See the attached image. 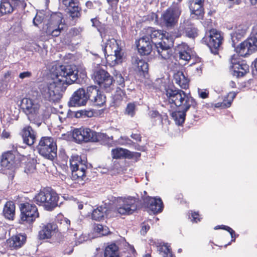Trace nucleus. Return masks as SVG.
<instances>
[{
  "instance_id": "obj_25",
  "label": "nucleus",
  "mask_w": 257,
  "mask_h": 257,
  "mask_svg": "<svg viewBox=\"0 0 257 257\" xmlns=\"http://www.w3.org/2000/svg\"><path fill=\"white\" fill-rule=\"evenodd\" d=\"M19 3L20 1L18 0H1L0 16L12 13Z\"/></svg>"
},
{
  "instance_id": "obj_59",
  "label": "nucleus",
  "mask_w": 257,
  "mask_h": 257,
  "mask_svg": "<svg viewBox=\"0 0 257 257\" xmlns=\"http://www.w3.org/2000/svg\"><path fill=\"white\" fill-rule=\"evenodd\" d=\"M62 222H61V224L64 223L66 225V227L68 228L69 227V226L70 224V221L66 218H63L62 220Z\"/></svg>"
},
{
  "instance_id": "obj_1",
  "label": "nucleus",
  "mask_w": 257,
  "mask_h": 257,
  "mask_svg": "<svg viewBox=\"0 0 257 257\" xmlns=\"http://www.w3.org/2000/svg\"><path fill=\"white\" fill-rule=\"evenodd\" d=\"M53 75V82L41 85L40 89L45 99L55 102L60 100L68 85L76 81L78 70L75 66L61 65L56 68Z\"/></svg>"
},
{
  "instance_id": "obj_30",
  "label": "nucleus",
  "mask_w": 257,
  "mask_h": 257,
  "mask_svg": "<svg viewBox=\"0 0 257 257\" xmlns=\"http://www.w3.org/2000/svg\"><path fill=\"white\" fill-rule=\"evenodd\" d=\"M26 237L22 234H18L12 236L8 240L10 247L14 249L18 248L25 242Z\"/></svg>"
},
{
  "instance_id": "obj_4",
  "label": "nucleus",
  "mask_w": 257,
  "mask_h": 257,
  "mask_svg": "<svg viewBox=\"0 0 257 257\" xmlns=\"http://www.w3.org/2000/svg\"><path fill=\"white\" fill-rule=\"evenodd\" d=\"M74 141L80 143L82 142H101L104 145L110 146L113 143L112 136L109 137L106 134L97 133L89 128H75L72 133Z\"/></svg>"
},
{
  "instance_id": "obj_39",
  "label": "nucleus",
  "mask_w": 257,
  "mask_h": 257,
  "mask_svg": "<svg viewBox=\"0 0 257 257\" xmlns=\"http://www.w3.org/2000/svg\"><path fill=\"white\" fill-rule=\"evenodd\" d=\"M99 90V88L96 86L91 85L87 87L86 92L85 91L87 100L89 99L91 101L92 99H94L95 95L98 93Z\"/></svg>"
},
{
  "instance_id": "obj_64",
  "label": "nucleus",
  "mask_w": 257,
  "mask_h": 257,
  "mask_svg": "<svg viewBox=\"0 0 257 257\" xmlns=\"http://www.w3.org/2000/svg\"><path fill=\"white\" fill-rule=\"evenodd\" d=\"M195 70L196 71L197 74L200 75L202 73V67L201 66H199L195 67Z\"/></svg>"
},
{
  "instance_id": "obj_52",
  "label": "nucleus",
  "mask_w": 257,
  "mask_h": 257,
  "mask_svg": "<svg viewBox=\"0 0 257 257\" xmlns=\"http://www.w3.org/2000/svg\"><path fill=\"white\" fill-rule=\"evenodd\" d=\"M191 216L192 217V221L195 222H197L198 221H200V218L198 217L199 214L198 213V212H194L192 213Z\"/></svg>"
},
{
  "instance_id": "obj_62",
  "label": "nucleus",
  "mask_w": 257,
  "mask_h": 257,
  "mask_svg": "<svg viewBox=\"0 0 257 257\" xmlns=\"http://www.w3.org/2000/svg\"><path fill=\"white\" fill-rule=\"evenodd\" d=\"M108 232H109L108 228L106 226H104L103 230H102V232L101 233V234L102 235H106L108 233Z\"/></svg>"
},
{
  "instance_id": "obj_37",
  "label": "nucleus",
  "mask_w": 257,
  "mask_h": 257,
  "mask_svg": "<svg viewBox=\"0 0 257 257\" xmlns=\"http://www.w3.org/2000/svg\"><path fill=\"white\" fill-rule=\"evenodd\" d=\"M157 250L160 252H163V257H175L172 254L171 248L167 244L162 245L161 243H160L157 245Z\"/></svg>"
},
{
  "instance_id": "obj_13",
  "label": "nucleus",
  "mask_w": 257,
  "mask_h": 257,
  "mask_svg": "<svg viewBox=\"0 0 257 257\" xmlns=\"http://www.w3.org/2000/svg\"><path fill=\"white\" fill-rule=\"evenodd\" d=\"M230 68L232 74L238 78L243 76L249 72V66L241 60L238 55H233L230 59Z\"/></svg>"
},
{
  "instance_id": "obj_10",
  "label": "nucleus",
  "mask_w": 257,
  "mask_h": 257,
  "mask_svg": "<svg viewBox=\"0 0 257 257\" xmlns=\"http://www.w3.org/2000/svg\"><path fill=\"white\" fill-rule=\"evenodd\" d=\"M63 15L60 12L54 13L51 15L46 24L45 32L47 35L57 37L63 30Z\"/></svg>"
},
{
  "instance_id": "obj_36",
  "label": "nucleus",
  "mask_w": 257,
  "mask_h": 257,
  "mask_svg": "<svg viewBox=\"0 0 257 257\" xmlns=\"http://www.w3.org/2000/svg\"><path fill=\"white\" fill-rule=\"evenodd\" d=\"M187 110H185L183 109H180V110L174 112L173 113V116L176 121V124L178 125H181L185 120L186 112Z\"/></svg>"
},
{
  "instance_id": "obj_41",
  "label": "nucleus",
  "mask_w": 257,
  "mask_h": 257,
  "mask_svg": "<svg viewBox=\"0 0 257 257\" xmlns=\"http://www.w3.org/2000/svg\"><path fill=\"white\" fill-rule=\"evenodd\" d=\"M112 74L114 77L115 81L120 87L125 86L124 79L119 71L114 70Z\"/></svg>"
},
{
  "instance_id": "obj_19",
  "label": "nucleus",
  "mask_w": 257,
  "mask_h": 257,
  "mask_svg": "<svg viewBox=\"0 0 257 257\" xmlns=\"http://www.w3.org/2000/svg\"><path fill=\"white\" fill-rule=\"evenodd\" d=\"M87 101L85 95V90L83 88L77 90L70 98L68 105L76 107L85 105Z\"/></svg>"
},
{
  "instance_id": "obj_56",
  "label": "nucleus",
  "mask_w": 257,
  "mask_h": 257,
  "mask_svg": "<svg viewBox=\"0 0 257 257\" xmlns=\"http://www.w3.org/2000/svg\"><path fill=\"white\" fill-rule=\"evenodd\" d=\"M199 95L202 98H206L208 96V93L205 91H201L200 89L198 90Z\"/></svg>"
},
{
  "instance_id": "obj_58",
  "label": "nucleus",
  "mask_w": 257,
  "mask_h": 257,
  "mask_svg": "<svg viewBox=\"0 0 257 257\" xmlns=\"http://www.w3.org/2000/svg\"><path fill=\"white\" fill-rule=\"evenodd\" d=\"M150 115L151 116V117H157L160 115V114L158 111L156 110H153L150 111Z\"/></svg>"
},
{
  "instance_id": "obj_48",
  "label": "nucleus",
  "mask_w": 257,
  "mask_h": 257,
  "mask_svg": "<svg viewBox=\"0 0 257 257\" xmlns=\"http://www.w3.org/2000/svg\"><path fill=\"white\" fill-rule=\"evenodd\" d=\"M125 95V92L123 90H121L120 87H118L116 90V94L115 97H116L117 99H121Z\"/></svg>"
},
{
  "instance_id": "obj_40",
  "label": "nucleus",
  "mask_w": 257,
  "mask_h": 257,
  "mask_svg": "<svg viewBox=\"0 0 257 257\" xmlns=\"http://www.w3.org/2000/svg\"><path fill=\"white\" fill-rule=\"evenodd\" d=\"M184 31L186 36L190 38H194L198 35L197 29L192 25L185 27Z\"/></svg>"
},
{
  "instance_id": "obj_38",
  "label": "nucleus",
  "mask_w": 257,
  "mask_h": 257,
  "mask_svg": "<svg viewBox=\"0 0 257 257\" xmlns=\"http://www.w3.org/2000/svg\"><path fill=\"white\" fill-rule=\"evenodd\" d=\"M94 97V98L92 99L91 101L96 106H102L105 102V97L100 90Z\"/></svg>"
},
{
  "instance_id": "obj_34",
  "label": "nucleus",
  "mask_w": 257,
  "mask_h": 257,
  "mask_svg": "<svg viewBox=\"0 0 257 257\" xmlns=\"http://www.w3.org/2000/svg\"><path fill=\"white\" fill-rule=\"evenodd\" d=\"M107 209L105 207L100 206L93 210L91 217L93 220L100 221L103 219L106 216Z\"/></svg>"
},
{
  "instance_id": "obj_63",
  "label": "nucleus",
  "mask_w": 257,
  "mask_h": 257,
  "mask_svg": "<svg viewBox=\"0 0 257 257\" xmlns=\"http://www.w3.org/2000/svg\"><path fill=\"white\" fill-rule=\"evenodd\" d=\"M91 22H92V26L94 27H97L96 24L98 23V20L96 18H93L91 19Z\"/></svg>"
},
{
  "instance_id": "obj_9",
  "label": "nucleus",
  "mask_w": 257,
  "mask_h": 257,
  "mask_svg": "<svg viewBox=\"0 0 257 257\" xmlns=\"http://www.w3.org/2000/svg\"><path fill=\"white\" fill-rule=\"evenodd\" d=\"M86 161L82 160L78 156H73L70 159V165L72 171V178L74 180H83L86 177L87 169Z\"/></svg>"
},
{
  "instance_id": "obj_20",
  "label": "nucleus",
  "mask_w": 257,
  "mask_h": 257,
  "mask_svg": "<svg viewBox=\"0 0 257 257\" xmlns=\"http://www.w3.org/2000/svg\"><path fill=\"white\" fill-rule=\"evenodd\" d=\"M204 0H190L189 9L193 18L200 19L203 18L204 11L203 5Z\"/></svg>"
},
{
  "instance_id": "obj_18",
  "label": "nucleus",
  "mask_w": 257,
  "mask_h": 257,
  "mask_svg": "<svg viewBox=\"0 0 257 257\" xmlns=\"http://www.w3.org/2000/svg\"><path fill=\"white\" fill-rule=\"evenodd\" d=\"M66 8V11L73 19L80 16L81 9L78 7V0H59Z\"/></svg>"
},
{
  "instance_id": "obj_26",
  "label": "nucleus",
  "mask_w": 257,
  "mask_h": 257,
  "mask_svg": "<svg viewBox=\"0 0 257 257\" xmlns=\"http://www.w3.org/2000/svg\"><path fill=\"white\" fill-rule=\"evenodd\" d=\"M176 50L178 52L181 63H183L185 65L191 59V49L186 43H182L178 45Z\"/></svg>"
},
{
  "instance_id": "obj_43",
  "label": "nucleus",
  "mask_w": 257,
  "mask_h": 257,
  "mask_svg": "<svg viewBox=\"0 0 257 257\" xmlns=\"http://www.w3.org/2000/svg\"><path fill=\"white\" fill-rule=\"evenodd\" d=\"M136 110V105L135 103H128L125 109L124 113L131 117H133L135 114Z\"/></svg>"
},
{
  "instance_id": "obj_5",
  "label": "nucleus",
  "mask_w": 257,
  "mask_h": 257,
  "mask_svg": "<svg viewBox=\"0 0 257 257\" xmlns=\"http://www.w3.org/2000/svg\"><path fill=\"white\" fill-rule=\"evenodd\" d=\"M102 49L107 63L111 66L122 62L124 59L123 53L115 39H108L105 46H102Z\"/></svg>"
},
{
  "instance_id": "obj_6",
  "label": "nucleus",
  "mask_w": 257,
  "mask_h": 257,
  "mask_svg": "<svg viewBox=\"0 0 257 257\" xmlns=\"http://www.w3.org/2000/svg\"><path fill=\"white\" fill-rule=\"evenodd\" d=\"M59 196L53 190L45 189L37 194L34 198V202L43 206L48 211H51L58 205Z\"/></svg>"
},
{
  "instance_id": "obj_8",
  "label": "nucleus",
  "mask_w": 257,
  "mask_h": 257,
  "mask_svg": "<svg viewBox=\"0 0 257 257\" xmlns=\"http://www.w3.org/2000/svg\"><path fill=\"white\" fill-rule=\"evenodd\" d=\"M37 149L39 154L47 159L52 161L57 157V145L51 137H42Z\"/></svg>"
},
{
  "instance_id": "obj_12",
  "label": "nucleus",
  "mask_w": 257,
  "mask_h": 257,
  "mask_svg": "<svg viewBox=\"0 0 257 257\" xmlns=\"http://www.w3.org/2000/svg\"><path fill=\"white\" fill-rule=\"evenodd\" d=\"M21 223L26 222L31 223L34 222L39 216L37 207L33 204L26 202L20 205Z\"/></svg>"
},
{
  "instance_id": "obj_22",
  "label": "nucleus",
  "mask_w": 257,
  "mask_h": 257,
  "mask_svg": "<svg viewBox=\"0 0 257 257\" xmlns=\"http://www.w3.org/2000/svg\"><path fill=\"white\" fill-rule=\"evenodd\" d=\"M144 203L154 213L161 212L163 210V203L160 198L147 197L144 200Z\"/></svg>"
},
{
  "instance_id": "obj_17",
  "label": "nucleus",
  "mask_w": 257,
  "mask_h": 257,
  "mask_svg": "<svg viewBox=\"0 0 257 257\" xmlns=\"http://www.w3.org/2000/svg\"><path fill=\"white\" fill-rule=\"evenodd\" d=\"M39 105L30 98H24L22 100V108L31 122H34L35 120V117L39 110Z\"/></svg>"
},
{
  "instance_id": "obj_7",
  "label": "nucleus",
  "mask_w": 257,
  "mask_h": 257,
  "mask_svg": "<svg viewBox=\"0 0 257 257\" xmlns=\"http://www.w3.org/2000/svg\"><path fill=\"white\" fill-rule=\"evenodd\" d=\"M180 5H173L164 11L161 16V24L167 29L173 28L178 23L181 14Z\"/></svg>"
},
{
  "instance_id": "obj_31",
  "label": "nucleus",
  "mask_w": 257,
  "mask_h": 257,
  "mask_svg": "<svg viewBox=\"0 0 257 257\" xmlns=\"http://www.w3.org/2000/svg\"><path fill=\"white\" fill-rule=\"evenodd\" d=\"M15 204L12 201H8L3 209V215L7 219L14 220L15 215Z\"/></svg>"
},
{
  "instance_id": "obj_51",
  "label": "nucleus",
  "mask_w": 257,
  "mask_h": 257,
  "mask_svg": "<svg viewBox=\"0 0 257 257\" xmlns=\"http://www.w3.org/2000/svg\"><path fill=\"white\" fill-rule=\"evenodd\" d=\"M42 22V19L41 17L36 15V17L33 19V23L35 26H38V25Z\"/></svg>"
},
{
  "instance_id": "obj_21",
  "label": "nucleus",
  "mask_w": 257,
  "mask_h": 257,
  "mask_svg": "<svg viewBox=\"0 0 257 257\" xmlns=\"http://www.w3.org/2000/svg\"><path fill=\"white\" fill-rule=\"evenodd\" d=\"M235 51L238 54V56L240 55L242 57H246L252 54L256 50V48L251 44V42L248 38L243 42L241 43L239 46L234 47Z\"/></svg>"
},
{
  "instance_id": "obj_23",
  "label": "nucleus",
  "mask_w": 257,
  "mask_h": 257,
  "mask_svg": "<svg viewBox=\"0 0 257 257\" xmlns=\"http://www.w3.org/2000/svg\"><path fill=\"white\" fill-rule=\"evenodd\" d=\"M142 35L137 43V47L141 55H147L150 54L152 50V42L145 34Z\"/></svg>"
},
{
  "instance_id": "obj_49",
  "label": "nucleus",
  "mask_w": 257,
  "mask_h": 257,
  "mask_svg": "<svg viewBox=\"0 0 257 257\" xmlns=\"http://www.w3.org/2000/svg\"><path fill=\"white\" fill-rule=\"evenodd\" d=\"M36 169V166L32 163H28L27 165L26 168L25 170V172L27 174L31 173L34 172Z\"/></svg>"
},
{
  "instance_id": "obj_61",
  "label": "nucleus",
  "mask_w": 257,
  "mask_h": 257,
  "mask_svg": "<svg viewBox=\"0 0 257 257\" xmlns=\"http://www.w3.org/2000/svg\"><path fill=\"white\" fill-rule=\"evenodd\" d=\"M236 93L234 92H230L228 94V97L229 98V100H231V103L232 102L233 99L235 97Z\"/></svg>"
},
{
  "instance_id": "obj_42",
  "label": "nucleus",
  "mask_w": 257,
  "mask_h": 257,
  "mask_svg": "<svg viewBox=\"0 0 257 257\" xmlns=\"http://www.w3.org/2000/svg\"><path fill=\"white\" fill-rule=\"evenodd\" d=\"M136 62L138 70L142 72L145 76V73H147L148 71V64L145 61L140 59L136 60Z\"/></svg>"
},
{
  "instance_id": "obj_29",
  "label": "nucleus",
  "mask_w": 257,
  "mask_h": 257,
  "mask_svg": "<svg viewBox=\"0 0 257 257\" xmlns=\"http://www.w3.org/2000/svg\"><path fill=\"white\" fill-rule=\"evenodd\" d=\"M22 137L25 143L29 146H31L36 141V132L31 126H26L23 130Z\"/></svg>"
},
{
  "instance_id": "obj_57",
  "label": "nucleus",
  "mask_w": 257,
  "mask_h": 257,
  "mask_svg": "<svg viewBox=\"0 0 257 257\" xmlns=\"http://www.w3.org/2000/svg\"><path fill=\"white\" fill-rule=\"evenodd\" d=\"M1 136L4 139H8L10 137V134L9 132L6 131V130H4L2 133Z\"/></svg>"
},
{
  "instance_id": "obj_27",
  "label": "nucleus",
  "mask_w": 257,
  "mask_h": 257,
  "mask_svg": "<svg viewBox=\"0 0 257 257\" xmlns=\"http://www.w3.org/2000/svg\"><path fill=\"white\" fill-rule=\"evenodd\" d=\"M248 27L245 24H240L236 26L234 31L231 33L232 45L235 47V45L246 34Z\"/></svg>"
},
{
  "instance_id": "obj_16",
  "label": "nucleus",
  "mask_w": 257,
  "mask_h": 257,
  "mask_svg": "<svg viewBox=\"0 0 257 257\" xmlns=\"http://www.w3.org/2000/svg\"><path fill=\"white\" fill-rule=\"evenodd\" d=\"M18 158V153L17 147L13 145L12 150L3 154L1 161V166L8 169H12L19 164L20 161Z\"/></svg>"
},
{
  "instance_id": "obj_15",
  "label": "nucleus",
  "mask_w": 257,
  "mask_h": 257,
  "mask_svg": "<svg viewBox=\"0 0 257 257\" xmlns=\"http://www.w3.org/2000/svg\"><path fill=\"white\" fill-rule=\"evenodd\" d=\"M204 41L214 54H217L218 48L222 44L223 36L221 33L216 29L211 30L204 38Z\"/></svg>"
},
{
  "instance_id": "obj_24",
  "label": "nucleus",
  "mask_w": 257,
  "mask_h": 257,
  "mask_svg": "<svg viewBox=\"0 0 257 257\" xmlns=\"http://www.w3.org/2000/svg\"><path fill=\"white\" fill-rule=\"evenodd\" d=\"M57 225L53 222L42 224L41 230L39 232V238L40 239L51 238L53 232L57 229Z\"/></svg>"
},
{
  "instance_id": "obj_11",
  "label": "nucleus",
  "mask_w": 257,
  "mask_h": 257,
  "mask_svg": "<svg viewBox=\"0 0 257 257\" xmlns=\"http://www.w3.org/2000/svg\"><path fill=\"white\" fill-rule=\"evenodd\" d=\"M94 80L106 92H111L115 88L113 77L105 70L100 69L94 72Z\"/></svg>"
},
{
  "instance_id": "obj_14",
  "label": "nucleus",
  "mask_w": 257,
  "mask_h": 257,
  "mask_svg": "<svg viewBox=\"0 0 257 257\" xmlns=\"http://www.w3.org/2000/svg\"><path fill=\"white\" fill-rule=\"evenodd\" d=\"M118 202L117 212L121 215L132 214L137 209V199L135 197H121L119 198Z\"/></svg>"
},
{
  "instance_id": "obj_32",
  "label": "nucleus",
  "mask_w": 257,
  "mask_h": 257,
  "mask_svg": "<svg viewBox=\"0 0 257 257\" xmlns=\"http://www.w3.org/2000/svg\"><path fill=\"white\" fill-rule=\"evenodd\" d=\"M174 79L176 83L183 89H186L189 86V80L183 72L178 71L174 75Z\"/></svg>"
},
{
  "instance_id": "obj_33",
  "label": "nucleus",
  "mask_w": 257,
  "mask_h": 257,
  "mask_svg": "<svg viewBox=\"0 0 257 257\" xmlns=\"http://www.w3.org/2000/svg\"><path fill=\"white\" fill-rule=\"evenodd\" d=\"M112 156L114 159H121V158H132L133 153L130 151L122 149L116 148V149H112L111 151Z\"/></svg>"
},
{
  "instance_id": "obj_50",
  "label": "nucleus",
  "mask_w": 257,
  "mask_h": 257,
  "mask_svg": "<svg viewBox=\"0 0 257 257\" xmlns=\"http://www.w3.org/2000/svg\"><path fill=\"white\" fill-rule=\"evenodd\" d=\"M32 76V73L29 71H25L19 74V78L24 79L26 78H30Z\"/></svg>"
},
{
  "instance_id": "obj_28",
  "label": "nucleus",
  "mask_w": 257,
  "mask_h": 257,
  "mask_svg": "<svg viewBox=\"0 0 257 257\" xmlns=\"http://www.w3.org/2000/svg\"><path fill=\"white\" fill-rule=\"evenodd\" d=\"M50 108L44 106H41L39 105V110L35 117L34 122L39 126L41 122L48 119L50 116Z\"/></svg>"
},
{
  "instance_id": "obj_47",
  "label": "nucleus",
  "mask_w": 257,
  "mask_h": 257,
  "mask_svg": "<svg viewBox=\"0 0 257 257\" xmlns=\"http://www.w3.org/2000/svg\"><path fill=\"white\" fill-rule=\"evenodd\" d=\"M231 105V100H224L222 102H218L215 103V107H221V108H227L229 107Z\"/></svg>"
},
{
  "instance_id": "obj_46",
  "label": "nucleus",
  "mask_w": 257,
  "mask_h": 257,
  "mask_svg": "<svg viewBox=\"0 0 257 257\" xmlns=\"http://www.w3.org/2000/svg\"><path fill=\"white\" fill-rule=\"evenodd\" d=\"M127 245H125V249L128 251V253L129 254V257H134L136 254V251L134 248V247L131 244L126 243Z\"/></svg>"
},
{
  "instance_id": "obj_45",
  "label": "nucleus",
  "mask_w": 257,
  "mask_h": 257,
  "mask_svg": "<svg viewBox=\"0 0 257 257\" xmlns=\"http://www.w3.org/2000/svg\"><path fill=\"white\" fill-rule=\"evenodd\" d=\"M219 228H221L224 230H227L228 231L231 236L232 238H233L235 236V232L230 227L225 226V225H221V226H216L215 227V229H217Z\"/></svg>"
},
{
  "instance_id": "obj_44",
  "label": "nucleus",
  "mask_w": 257,
  "mask_h": 257,
  "mask_svg": "<svg viewBox=\"0 0 257 257\" xmlns=\"http://www.w3.org/2000/svg\"><path fill=\"white\" fill-rule=\"evenodd\" d=\"M249 40L251 42V44L257 48V24L254 25L251 30V32L248 38Z\"/></svg>"
},
{
  "instance_id": "obj_2",
  "label": "nucleus",
  "mask_w": 257,
  "mask_h": 257,
  "mask_svg": "<svg viewBox=\"0 0 257 257\" xmlns=\"http://www.w3.org/2000/svg\"><path fill=\"white\" fill-rule=\"evenodd\" d=\"M143 34H145L155 46L156 55L162 59L167 60L172 55L170 45L167 44L165 41V34L161 30H156L152 27H148L142 31Z\"/></svg>"
},
{
  "instance_id": "obj_35",
  "label": "nucleus",
  "mask_w": 257,
  "mask_h": 257,
  "mask_svg": "<svg viewBox=\"0 0 257 257\" xmlns=\"http://www.w3.org/2000/svg\"><path fill=\"white\" fill-rule=\"evenodd\" d=\"M104 257H120L118 246L115 243L106 246L104 250Z\"/></svg>"
},
{
  "instance_id": "obj_55",
  "label": "nucleus",
  "mask_w": 257,
  "mask_h": 257,
  "mask_svg": "<svg viewBox=\"0 0 257 257\" xmlns=\"http://www.w3.org/2000/svg\"><path fill=\"white\" fill-rule=\"evenodd\" d=\"M131 137L134 140H136V141L141 142V136L140 134H133L131 135Z\"/></svg>"
},
{
  "instance_id": "obj_3",
  "label": "nucleus",
  "mask_w": 257,
  "mask_h": 257,
  "mask_svg": "<svg viewBox=\"0 0 257 257\" xmlns=\"http://www.w3.org/2000/svg\"><path fill=\"white\" fill-rule=\"evenodd\" d=\"M165 93L169 103L174 104L180 109L188 110L191 106L194 108L196 107L195 99L181 89L168 86L165 88Z\"/></svg>"
},
{
  "instance_id": "obj_53",
  "label": "nucleus",
  "mask_w": 257,
  "mask_h": 257,
  "mask_svg": "<svg viewBox=\"0 0 257 257\" xmlns=\"http://www.w3.org/2000/svg\"><path fill=\"white\" fill-rule=\"evenodd\" d=\"M104 225L101 224H97L94 227V229L96 232L101 234L102 230H103Z\"/></svg>"
},
{
  "instance_id": "obj_60",
  "label": "nucleus",
  "mask_w": 257,
  "mask_h": 257,
  "mask_svg": "<svg viewBox=\"0 0 257 257\" xmlns=\"http://www.w3.org/2000/svg\"><path fill=\"white\" fill-rule=\"evenodd\" d=\"M83 115H84L87 117H91L93 115V112L91 110H89V111L85 110V111H83Z\"/></svg>"
},
{
  "instance_id": "obj_54",
  "label": "nucleus",
  "mask_w": 257,
  "mask_h": 257,
  "mask_svg": "<svg viewBox=\"0 0 257 257\" xmlns=\"http://www.w3.org/2000/svg\"><path fill=\"white\" fill-rule=\"evenodd\" d=\"M150 226L148 225H145L142 226V229L141 230V234L145 235L147 232L149 230Z\"/></svg>"
}]
</instances>
